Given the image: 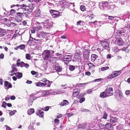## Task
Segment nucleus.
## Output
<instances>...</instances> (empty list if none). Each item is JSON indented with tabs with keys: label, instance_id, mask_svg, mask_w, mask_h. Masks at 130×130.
<instances>
[{
	"label": "nucleus",
	"instance_id": "aec40b11",
	"mask_svg": "<svg viewBox=\"0 0 130 130\" xmlns=\"http://www.w3.org/2000/svg\"><path fill=\"white\" fill-rule=\"evenodd\" d=\"M100 97L102 98H104L106 97H108L107 96L106 92L105 91L101 93L100 95Z\"/></svg>",
	"mask_w": 130,
	"mask_h": 130
},
{
	"label": "nucleus",
	"instance_id": "2eb2a0df",
	"mask_svg": "<svg viewBox=\"0 0 130 130\" xmlns=\"http://www.w3.org/2000/svg\"><path fill=\"white\" fill-rule=\"evenodd\" d=\"M106 128L108 130H111L113 127L112 125L110 123H108L106 124L105 125Z\"/></svg>",
	"mask_w": 130,
	"mask_h": 130
},
{
	"label": "nucleus",
	"instance_id": "338daca9",
	"mask_svg": "<svg viewBox=\"0 0 130 130\" xmlns=\"http://www.w3.org/2000/svg\"><path fill=\"white\" fill-rule=\"evenodd\" d=\"M130 94V91L129 90H127L125 92V94L126 95H127Z\"/></svg>",
	"mask_w": 130,
	"mask_h": 130
},
{
	"label": "nucleus",
	"instance_id": "4468645a",
	"mask_svg": "<svg viewBox=\"0 0 130 130\" xmlns=\"http://www.w3.org/2000/svg\"><path fill=\"white\" fill-rule=\"evenodd\" d=\"M69 104V102L66 100H64L59 104L60 106H64L67 105Z\"/></svg>",
	"mask_w": 130,
	"mask_h": 130
},
{
	"label": "nucleus",
	"instance_id": "58836bf2",
	"mask_svg": "<svg viewBox=\"0 0 130 130\" xmlns=\"http://www.w3.org/2000/svg\"><path fill=\"white\" fill-rule=\"evenodd\" d=\"M30 55L28 54H26V58L28 60H30Z\"/></svg>",
	"mask_w": 130,
	"mask_h": 130
},
{
	"label": "nucleus",
	"instance_id": "7c9ffc66",
	"mask_svg": "<svg viewBox=\"0 0 130 130\" xmlns=\"http://www.w3.org/2000/svg\"><path fill=\"white\" fill-rule=\"evenodd\" d=\"M88 83H86L83 84H77L76 85V86L79 87H84L86 84H87Z\"/></svg>",
	"mask_w": 130,
	"mask_h": 130
},
{
	"label": "nucleus",
	"instance_id": "2f4dec72",
	"mask_svg": "<svg viewBox=\"0 0 130 130\" xmlns=\"http://www.w3.org/2000/svg\"><path fill=\"white\" fill-rule=\"evenodd\" d=\"M30 38L29 39V40L28 42V44H29V45H30V44L33 41L32 40H33V38H32L31 36V35H30Z\"/></svg>",
	"mask_w": 130,
	"mask_h": 130
},
{
	"label": "nucleus",
	"instance_id": "ea45409f",
	"mask_svg": "<svg viewBox=\"0 0 130 130\" xmlns=\"http://www.w3.org/2000/svg\"><path fill=\"white\" fill-rule=\"evenodd\" d=\"M40 15V10L39 9L37 12L36 13V16L37 17H39Z\"/></svg>",
	"mask_w": 130,
	"mask_h": 130
},
{
	"label": "nucleus",
	"instance_id": "4d7b16f0",
	"mask_svg": "<svg viewBox=\"0 0 130 130\" xmlns=\"http://www.w3.org/2000/svg\"><path fill=\"white\" fill-rule=\"evenodd\" d=\"M43 27L44 28H46L47 29H48L50 28V26L47 25H44V26Z\"/></svg>",
	"mask_w": 130,
	"mask_h": 130
},
{
	"label": "nucleus",
	"instance_id": "6e6d98bb",
	"mask_svg": "<svg viewBox=\"0 0 130 130\" xmlns=\"http://www.w3.org/2000/svg\"><path fill=\"white\" fill-rule=\"evenodd\" d=\"M62 115L61 114H59L57 116V118H60L62 117Z\"/></svg>",
	"mask_w": 130,
	"mask_h": 130
},
{
	"label": "nucleus",
	"instance_id": "0e129e2a",
	"mask_svg": "<svg viewBox=\"0 0 130 130\" xmlns=\"http://www.w3.org/2000/svg\"><path fill=\"white\" fill-rule=\"evenodd\" d=\"M85 74L86 75L89 76L91 74L90 72L89 71H87L86 72Z\"/></svg>",
	"mask_w": 130,
	"mask_h": 130
},
{
	"label": "nucleus",
	"instance_id": "b1692460",
	"mask_svg": "<svg viewBox=\"0 0 130 130\" xmlns=\"http://www.w3.org/2000/svg\"><path fill=\"white\" fill-rule=\"evenodd\" d=\"M104 61L100 59H98L97 61L95 62V64L97 65H100L104 63Z\"/></svg>",
	"mask_w": 130,
	"mask_h": 130
},
{
	"label": "nucleus",
	"instance_id": "680f3d73",
	"mask_svg": "<svg viewBox=\"0 0 130 130\" xmlns=\"http://www.w3.org/2000/svg\"><path fill=\"white\" fill-rule=\"evenodd\" d=\"M42 27L41 26H38L36 27V29L37 30H39L41 29Z\"/></svg>",
	"mask_w": 130,
	"mask_h": 130
},
{
	"label": "nucleus",
	"instance_id": "cd10ccee",
	"mask_svg": "<svg viewBox=\"0 0 130 130\" xmlns=\"http://www.w3.org/2000/svg\"><path fill=\"white\" fill-rule=\"evenodd\" d=\"M49 94L48 91H44L42 92L41 94L42 96H45L48 95Z\"/></svg>",
	"mask_w": 130,
	"mask_h": 130
},
{
	"label": "nucleus",
	"instance_id": "72a5a7b5",
	"mask_svg": "<svg viewBox=\"0 0 130 130\" xmlns=\"http://www.w3.org/2000/svg\"><path fill=\"white\" fill-rule=\"evenodd\" d=\"M28 7V6H26V4H23L21 6V8L23 9H27Z\"/></svg>",
	"mask_w": 130,
	"mask_h": 130
},
{
	"label": "nucleus",
	"instance_id": "4c0bfd02",
	"mask_svg": "<svg viewBox=\"0 0 130 130\" xmlns=\"http://www.w3.org/2000/svg\"><path fill=\"white\" fill-rule=\"evenodd\" d=\"M81 111L84 112H88L89 111V110L86 109L84 108H82L80 110Z\"/></svg>",
	"mask_w": 130,
	"mask_h": 130
},
{
	"label": "nucleus",
	"instance_id": "603ef678",
	"mask_svg": "<svg viewBox=\"0 0 130 130\" xmlns=\"http://www.w3.org/2000/svg\"><path fill=\"white\" fill-rule=\"evenodd\" d=\"M74 3H70V6L69 7L71 8V7H74Z\"/></svg>",
	"mask_w": 130,
	"mask_h": 130
},
{
	"label": "nucleus",
	"instance_id": "dca6fc26",
	"mask_svg": "<svg viewBox=\"0 0 130 130\" xmlns=\"http://www.w3.org/2000/svg\"><path fill=\"white\" fill-rule=\"evenodd\" d=\"M125 31V29H121L118 30L117 31V33L120 34H122L121 35H124V36H125L126 35V34H124L125 33L124 32Z\"/></svg>",
	"mask_w": 130,
	"mask_h": 130
},
{
	"label": "nucleus",
	"instance_id": "6e6552de",
	"mask_svg": "<svg viewBox=\"0 0 130 130\" xmlns=\"http://www.w3.org/2000/svg\"><path fill=\"white\" fill-rule=\"evenodd\" d=\"M80 90L79 88H76L73 90V96L75 97L77 96L79 94Z\"/></svg>",
	"mask_w": 130,
	"mask_h": 130
},
{
	"label": "nucleus",
	"instance_id": "f8f14e48",
	"mask_svg": "<svg viewBox=\"0 0 130 130\" xmlns=\"http://www.w3.org/2000/svg\"><path fill=\"white\" fill-rule=\"evenodd\" d=\"M85 93H82L80 94L78 96V98L79 99H80L79 100V102L80 103H82L85 101V99L84 98H81L83 96L85 95Z\"/></svg>",
	"mask_w": 130,
	"mask_h": 130
},
{
	"label": "nucleus",
	"instance_id": "8fccbe9b",
	"mask_svg": "<svg viewBox=\"0 0 130 130\" xmlns=\"http://www.w3.org/2000/svg\"><path fill=\"white\" fill-rule=\"evenodd\" d=\"M109 67H102L101 69V70L102 71H103L104 70L107 69Z\"/></svg>",
	"mask_w": 130,
	"mask_h": 130
},
{
	"label": "nucleus",
	"instance_id": "c03bdc74",
	"mask_svg": "<svg viewBox=\"0 0 130 130\" xmlns=\"http://www.w3.org/2000/svg\"><path fill=\"white\" fill-rule=\"evenodd\" d=\"M63 61L64 63L66 64H68L70 61L71 60H63Z\"/></svg>",
	"mask_w": 130,
	"mask_h": 130
},
{
	"label": "nucleus",
	"instance_id": "a18cd8bd",
	"mask_svg": "<svg viewBox=\"0 0 130 130\" xmlns=\"http://www.w3.org/2000/svg\"><path fill=\"white\" fill-rule=\"evenodd\" d=\"M23 13L25 15L26 17H27L29 16V13L27 11H24Z\"/></svg>",
	"mask_w": 130,
	"mask_h": 130
},
{
	"label": "nucleus",
	"instance_id": "9b49d317",
	"mask_svg": "<svg viewBox=\"0 0 130 130\" xmlns=\"http://www.w3.org/2000/svg\"><path fill=\"white\" fill-rule=\"evenodd\" d=\"M35 5L32 3H31L29 4V6L27 8V10L28 11L31 12L33 10L35 7Z\"/></svg>",
	"mask_w": 130,
	"mask_h": 130
},
{
	"label": "nucleus",
	"instance_id": "a211bd4d",
	"mask_svg": "<svg viewBox=\"0 0 130 130\" xmlns=\"http://www.w3.org/2000/svg\"><path fill=\"white\" fill-rule=\"evenodd\" d=\"M6 34V31L5 30L0 28V36H3L5 35Z\"/></svg>",
	"mask_w": 130,
	"mask_h": 130
},
{
	"label": "nucleus",
	"instance_id": "a19ab883",
	"mask_svg": "<svg viewBox=\"0 0 130 130\" xmlns=\"http://www.w3.org/2000/svg\"><path fill=\"white\" fill-rule=\"evenodd\" d=\"M12 78L15 81L17 79V78L15 76H14L13 77H8V79L9 80H11V79Z\"/></svg>",
	"mask_w": 130,
	"mask_h": 130
},
{
	"label": "nucleus",
	"instance_id": "9d476101",
	"mask_svg": "<svg viewBox=\"0 0 130 130\" xmlns=\"http://www.w3.org/2000/svg\"><path fill=\"white\" fill-rule=\"evenodd\" d=\"M36 113L40 118H44V112L41 110H39L36 112Z\"/></svg>",
	"mask_w": 130,
	"mask_h": 130
},
{
	"label": "nucleus",
	"instance_id": "f704fd0d",
	"mask_svg": "<svg viewBox=\"0 0 130 130\" xmlns=\"http://www.w3.org/2000/svg\"><path fill=\"white\" fill-rule=\"evenodd\" d=\"M117 2L122 5H123L125 1V0H118Z\"/></svg>",
	"mask_w": 130,
	"mask_h": 130
},
{
	"label": "nucleus",
	"instance_id": "c756f323",
	"mask_svg": "<svg viewBox=\"0 0 130 130\" xmlns=\"http://www.w3.org/2000/svg\"><path fill=\"white\" fill-rule=\"evenodd\" d=\"M46 84H45L41 82H39L36 83V85L37 86H43L45 85Z\"/></svg>",
	"mask_w": 130,
	"mask_h": 130
},
{
	"label": "nucleus",
	"instance_id": "c9c22d12",
	"mask_svg": "<svg viewBox=\"0 0 130 130\" xmlns=\"http://www.w3.org/2000/svg\"><path fill=\"white\" fill-rule=\"evenodd\" d=\"M107 113L105 112H104L103 113V118L104 119H106L107 118Z\"/></svg>",
	"mask_w": 130,
	"mask_h": 130
},
{
	"label": "nucleus",
	"instance_id": "69168bd1",
	"mask_svg": "<svg viewBox=\"0 0 130 130\" xmlns=\"http://www.w3.org/2000/svg\"><path fill=\"white\" fill-rule=\"evenodd\" d=\"M4 54L3 53H1L0 55V58L2 59H3L4 58Z\"/></svg>",
	"mask_w": 130,
	"mask_h": 130
},
{
	"label": "nucleus",
	"instance_id": "774afa93",
	"mask_svg": "<svg viewBox=\"0 0 130 130\" xmlns=\"http://www.w3.org/2000/svg\"><path fill=\"white\" fill-rule=\"evenodd\" d=\"M24 67L26 68H27L29 66V64L27 63H25V64H24Z\"/></svg>",
	"mask_w": 130,
	"mask_h": 130
},
{
	"label": "nucleus",
	"instance_id": "412c9836",
	"mask_svg": "<svg viewBox=\"0 0 130 130\" xmlns=\"http://www.w3.org/2000/svg\"><path fill=\"white\" fill-rule=\"evenodd\" d=\"M115 93L117 96L119 95L120 96H122L123 95L122 92L119 89L116 90Z\"/></svg>",
	"mask_w": 130,
	"mask_h": 130
},
{
	"label": "nucleus",
	"instance_id": "5701e85b",
	"mask_svg": "<svg viewBox=\"0 0 130 130\" xmlns=\"http://www.w3.org/2000/svg\"><path fill=\"white\" fill-rule=\"evenodd\" d=\"M34 112L35 110L33 108H30L27 111V113L29 115H31Z\"/></svg>",
	"mask_w": 130,
	"mask_h": 130
},
{
	"label": "nucleus",
	"instance_id": "79ce46f5",
	"mask_svg": "<svg viewBox=\"0 0 130 130\" xmlns=\"http://www.w3.org/2000/svg\"><path fill=\"white\" fill-rule=\"evenodd\" d=\"M80 10L82 11H84L85 9V7L84 6L82 5L80 7Z\"/></svg>",
	"mask_w": 130,
	"mask_h": 130
},
{
	"label": "nucleus",
	"instance_id": "bb28decb",
	"mask_svg": "<svg viewBox=\"0 0 130 130\" xmlns=\"http://www.w3.org/2000/svg\"><path fill=\"white\" fill-rule=\"evenodd\" d=\"M15 76L17 77L18 78L20 79L22 76V73L18 72L15 74Z\"/></svg>",
	"mask_w": 130,
	"mask_h": 130
},
{
	"label": "nucleus",
	"instance_id": "f257e3e1",
	"mask_svg": "<svg viewBox=\"0 0 130 130\" xmlns=\"http://www.w3.org/2000/svg\"><path fill=\"white\" fill-rule=\"evenodd\" d=\"M121 71H116L114 72L110 75L108 76L107 77L104 78H98L95 79L93 80V81H107V79H112L118 76V75H120L121 73Z\"/></svg>",
	"mask_w": 130,
	"mask_h": 130
},
{
	"label": "nucleus",
	"instance_id": "4be33fe9",
	"mask_svg": "<svg viewBox=\"0 0 130 130\" xmlns=\"http://www.w3.org/2000/svg\"><path fill=\"white\" fill-rule=\"evenodd\" d=\"M118 119L115 117H112L110 119V122L112 123L116 122L118 120Z\"/></svg>",
	"mask_w": 130,
	"mask_h": 130
},
{
	"label": "nucleus",
	"instance_id": "13d9d810",
	"mask_svg": "<svg viewBox=\"0 0 130 130\" xmlns=\"http://www.w3.org/2000/svg\"><path fill=\"white\" fill-rule=\"evenodd\" d=\"M25 64V63L21 61V67H24V64Z\"/></svg>",
	"mask_w": 130,
	"mask_h": 130
},
{
	"label": "nucleus",
	"instance_id": "864d4df0",
	"mask_svg": "<svg viewBox=\"0 0 130 130\" xmlns=\"http://www.w3.org/2000/svg\"><path fill=\"white\" fill-rule=\"evenodd\" d=\"M8 82H5V85L6 88V89H7V87L8 86L9 84Z\"/></svg>",
	"mask_w": 130,
	"mask_h": 130
},
{
	"label": "nucleus",
	"instance_id": "37998d69",
	"mask_svg": "<svg viewBox=\"0 0 130 130\" xmlns=\"http://www.w3.org/2000/svg\"><path fill=\"white\" fill-rule=\"evenodd\" d=\"M16 111V110H13L9 112V115L10 116L13 115L15 114V113Z\"/></svg>",
	"mask_w": 130,
	"mask_h": 130
},
{
	"label": "nucleus",
	"instance_id": "052dcab7",
	"mask_svg": "<svg viewBox=\"0 0 130 130\" xmlns=\"http://www.w3.org/2000/svg\"><path fill=\"white\" fill-rule=\"evenodd\" d=\"M82 22V21H79L78 22H77V25H81Z\"/></svg>",
	"mask_w": 130,
	"mask_h": 130
},
{
	"label": "nucleus",
	"instance_id": "39448f33",
	"mask_svg": "<svg viewBox=\"0 0 130 130\" xmlns=\"http://www.w3.org/2000/svg\"><path fill=\"white\" fill-rule=\"evenodd\" d=\"M105 91L108 97L113 95V89L112 87H107L105 90Z\"/></svg>",
	"mask_w": 130,
	"mask_h": 130
},
{
	"label": "nucleus",
	"instance_id": "c85d7f7f",
	"mask_svg": "<svg viewBox=\"0 0 130 130\" xmlns=\"http://www.w3.org/2000/svg\"><path fill=\"white\" fill-rule=\"evenodd\" d=\"M17 17L18 18L22 19L23 17V13L21 12H18L17 13Z\"/></svg>",
	"mask_w": 130,
	"mask_h": 130
},
{
	"label": "nucleus",
	"instance_id": "6ab92c4d",
	"mask_svg": "<svg viewBox=\"0 0 130 130\" xmlns=\"http://www.w3.org/2000/svg\"><path fill=\"white\" fill-rule=\"evenodd\" d=\"M55 70L58 72H60L62 70L61 67L58 64H56L55 65Z\"/></svg>",
	"mask_w": 130,
	"mask_h": 130
},
{
	"label": "nucleus",
	"instance_id": "473e14b6",
	"mask_svg": "<svg viewBox=\"0 0 130 130\" xmlns=\"http://www.w3.org/2000/svg\"><path fill=\"white\" fill-rule=\"evenodd\" d=\"M87 17L90 20H92L95 17V15L93 14H91L88 15H87Z\"/></svg>",
	"mask_w": 130,
	"mask_h": 130
},
{
	"label": "nucleus",
	"instance_id": "393cba45",
	"mask_svg": "<svg viewBox=\"0 0 130 130\" xmlns=\"http://www.w3.org/2000/svg\"><path fill=\"white\" fill-rule=\"evenodd\" d=\"M87 64L88 66L90 69L91 68H95V65L91 63L89 61L87 62Z\"/></svg>",
	"mask_w": 130,
	"mask_h": 130
},
{
	"label": "nucleus",
	"instance_id": "3c124183",
	"mask_svg": "<svg viewBox=\"0 0 130 130\" xmlns=\"http://www.w3.org/2000/svg\"><path fill=\"white\" fill-rule=\"evenodd\" d=\"M74 115V113H67V116L68 117H69L71 116H72Z\"/></svg>",
	"mask_w": 130,
	"mask_h": 130
},
{
	"label": "nucleus",
	"instance_id": "a878e982",
	"mask_svg": "<svg viewBox=\"0 0 130 130\" xmlns=\"http://www.w3.org/2000/svg\"><path fill=\"white\" fill-rule=\"evenodd\" d=\"M72 57L71 55H65L64 57V60H71Z\"/></svg>",
	"mask_w": 130,
	"mask_h": 130
},
{
	"label": "nucleus",
	"instance_id": "20e7f679",
	"mask_svg": "<svg viewBox=\"0 0 130 130\" xmlns=\"http://www.w3.org/2000/svg\"><path fill=\"white\" fill-rule=\"evenodd\" d=\"M101 43L102 46L104 48L109 51L110 49V48L109 46V44L105 40H103L101 41Z\"/></svg>",
	"mask_w": 130,
	"mask_h": 130
},
{
	"label": "nucleus",
	"instance_id": "f03ea898",
	"mask_svg": "<svg viewBox=\"0 0 130 130\" xmlns=\"http://www.w3.org/2000/svg\"><path fill=\"white\" fill-rule=\"evenodd\" d=\"M54 51L51 50H46L44 51L42 53L43 57L45 60H48L49 61L52 60L53 59L52 56H53V54Z\"/></svg>",
	"mask_w": 130,
	"mask_h": 130
},
{
	"label": "nucleus",
	"instance_id": "f3484780",
	"mask_svg": "<svg viewBox=\"0 0 130 130\" xmlns=\"http://www.w3.org/2000/svg\"><path fill=\"white\" fill-rule=\"evenodd\" d=\"M98 56L95 54H92L91 57V60L93 62L98 58Z\"/></svg>",
	"mask_w": 130,
	"mask_h": 130
},
{
	"label": "nucleus",
	"instance_id": "0eeeda50",
	"mask_svg": "<svg viewBox=\"0 0 130 130\" xmlns=\"http://www.w3.org/2000/svg\"><path fill=\"white\" fill-rule=\"evenodd\" d=\"M117 44L119 46H122L124 43V42L121 38H117L115 40Z\"/></svg>",
	"mask_w": 130,
	"mask_h": 130
},
{
	"label": "nucleus",
	"instance_id": "5fc2aeb1",
	"mask_svg": "<svg viewBox=\"0 0 130 130\" xmlns=\"http://www.w3.org/2000/svg\"><path fill=\"white\" fill-rule=\"evenodd\" d=\"M59 122V119H56L54 120V123H58Z\"/></svg>",
	"mask_w": 130,
	"mask_h": 130
},
{
	"label": "nucleus",
	"instance_id": "e433bc0d",
	"mask_svg": "<svg viewBox=\"0 0 130 130\" xmlns=\"http://www.w3.org/2000/svg\"><path fill=\"white\" fill-rule=\"evenodd\" d=\"M75 66L72 65H70L69 67V69L71 71H73L75 69Z\"/></svg>",
	"mask_w": 130,
	"mask_h": 130
},
{
	"label": "nucleus",
	"instance_id": "ddd939ff",
	"mask_svg": "<svg viewBox=\"0 0 130 130\" xmlns=\"http://www.w3.org/2000/svg\"><path fill=\"white\" fill-rule=\"evenodd\" d=\"M4 20L5 21V25L7 26L10 27L11 26V21L5 18L4 20H3V22Z\"/></svg>",
	"mask_w": 130,
	"mask_h": 130
},
{
	"label": "nucleus",
	"instance_id": "09e8293b",
	"mask_svg": "<svg viewBox=\"0 0 130 130\" xmlns=\"http://www.w3.org/2000/svg\"><path fill=\"white\" fill-rule=\"evenodd\" d=\"M7 104V103H6L5 102V101L3 102L2 103V106L4 108H6V104Z\"/></svg>",
	"mask_w": 130,
	"mask_h": 130
},
{
	"label": "nucleus",
	"instance_id": "423d86ee",
	"mask_svg": "<svg viewBox=\"0 0 130 130\" xmlns=\"http://www.w3.org/2000/svg\"><path fill=\"white\" fill-rule=\"evenodd\" d=\"M50 12L53 18H56L60 16L59 15L60 12L57 11L51 10Z\"/></svg>",
	"mask_w": 130,
	"mask_h": 130
},
{
	"label": "nucleus",
	"instance_id": "49530a36",
	"mask_svg": "<svg viewBox=\"0 0 130 130\" xmlns=\"http://www.w3.org/2000/svg\"><path fill=\"white\" fill-rule=\"evenodd\" d=\"M20 48L21 49V50H23L25 48V45L24 44H22L21 45H20L19 46Z\"/></svg>",
	"mask_w": 130,
	"mask_h": 130
},
{
	"label": "nucleus",
	"instance_id": "e2e57ef3",
	"mask_svg": "<svg viewBox=\"0 0 130 130\" xmlns=\"http://www.w3.org/2000/svg\"><path fill=\"white\" fill-rule=\"evenodd\" d=\"M40 34L42 35V36H45V34H46V33L44 32V31H42L40 33Z\"/></svg>",
	"mask_w": 130,
	"mask_h": 130
},
{
	"label": "nucleus",
	"instance_id": "bf43d9fd",
	"mask_svg": "<svg viewBox=\"0 0 130 130\" xmlns=\"http://www.w3.org/2000/svg\"><path fill=\"white\" fill-rule=\"evenodd\" d=\"M87 93L88 94L91 93L92 92V90L91 89L88 90H87Z\"/></svg>",
	"mask_w": 130,
	"mask_h": 130
},
{
	"label": "nucleus",
	"instance_id": "1a4fd4ad",
	"mask_svg": "<svg viewBox=\"0 0 130 130\" xmlns=\"http://www.w3.org/2000/svg\"><path fill=\"white\" fill-rule=\"evenodd\" d=\"M16 66L15 64H12V71L11 72V73L9 74L11 76H13L14 74L15 75V74H16V72L17 71V69L15 68Z\"/></svg>",
	"mask_w": 130,
	"mask_h": 130
},
{
	"label": "nucleus",
	"instance_id": "7ed1b4c3",
	"mask_svg": "<svg viewBox=\"0 0 130 130\" xmlns=\"http://www.w3.org/2000/svg\"><path fill=\"white\" fill-rule=\"evenodd\" d=\"M108 2H103L100 3L99 7L101 10H105L108 9L110 7V5Z\"/></svg>",
	"mask_w": 130,
	"mask_h": 130
},
{
	"label": "nucleus",
	"instance_id": "de8ad7c7",
	"mask_svg": "<svg viewBox=\"0 0 130 130\" xmlns=\"http://www.w3.org/2000/svg\"><path fill=\"white\" fill-rule=\"evenodd\" d=\"M17 24L13 23L11 22V26L12 27H16L17 26Z\"/></svg>",
	"mask_w": 130,
	"mask_h": 130
}]
</instances>
